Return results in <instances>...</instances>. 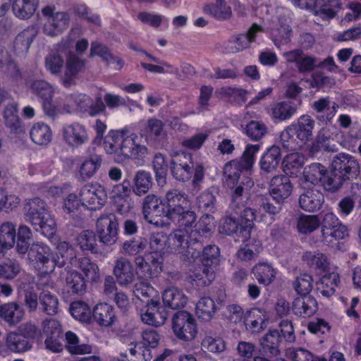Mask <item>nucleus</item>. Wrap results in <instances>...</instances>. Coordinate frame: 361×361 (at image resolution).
<instances>
[{"mask_svg": "<svg viewBox=\"0 0 361 361\" xmlns=\"http://www.w3.org/2000/svg\"><path fill=\"white\" fill-rule=\"evenodd\" d=\"M169 243L175 252L185 257L183 260L195 259L200 257L202 264L212 267L219 264L220 250L215 245L204 247L207 239L197 229L190 232L185 230H178L169 237Z\"/></svg>", "mask_w": 361, "mask_h": 361, "instance_id": "nucleus-1", "label": "nucleus"}, {"mask_svg": "<svg viewBox=\"0 0 361 361\" xmlns=\"http://www.w3.org/2000/svg\"><path fill=\"white\" fill-rule=\"evenodd\" d=\"M259 145H249L244 151L240 161H231L224 167V179L228 187L234 188L231 199H244L245 190L253 185V182L247 176H241V168L250 169L255 160V156L259 151Z\"/></svg>", "mask_w": 361, "mask_h": 361, "instance_id": "nucleus-2", "label": "nucleus"}, {"mask_svg": "<svg viewBox=\"0 0 361 361\" xmlns=\"http://www.w3.org/2000/svg\"><path fill=\"white\" fill-rule=\"evenodd\" d=\"M166 219L180 226L192 227L196 221V214L192 210L187 194L178 189H171L164 197Z\"/></svg>", "mask_w": 361, "mask_h": 361, "instance_id": "nucleus-3", "label": "nucleus"}, {"mask_svg": "<svg viewBox=\"0 0 361 361\" xmlns=\"http://www.w3.org/2000/svg\"><path fill=\"white\" fill-rule=\"evenodd\" d=\"M140 137L133 133L126 137L111 132L106 137L104 145L108 154H120L124 157L143 162L148 154V149L139 142Z\"/></svg>", "mask_w": 361, "mask_h": 361, "instance_id": "nucleus-4", "label": "nucleus"}, {"mask_svg": "<svg viewBox=\"0 0 361 361\" xmlns=\"http://www.w3.org/2000/svg\"><path fill=\"white\" fill-rule=\"evenodd\" d=\"M25 219L31 224L37 231L47 238H51L56 232V222L48 213L46 202L39 197L25 200L23 204Z\"/></svg>", "mask_w": 361, "mask_h": 361, "instance_id": "nucleus-5", "label": "nucleus"}, {"mask_svg": "<svg viewBox=\"0 0 361 361\" xmlns=\"http://www.w3.org/2000/svg\"><path fill=\"white\" fill-rule=\"evenodd\" d=\"M172 330L178 339L191 341L197 333L195 317L187 311H178L172 317Z\"/></svg>", "mask_w": 361, "mask_h": 361, "instance_id": "nucleus-6", "label": "nucleus"}, {"mask_svg": "<svg viewBox=\"0 0 361 361\" xmlns=\"http://www.w3.org/2000/svg\"><path fill=\"white\" fill-rule=\"evenodd\" d=\"M137 274L145 279L156 278L162 271L163 257L157 254L145 253L134 259Z\"/></svg>", "mask_w": 361, "mask_h": 361, "instance_id": "nucleus-7", "label": "nucleus"}, {"mask_svg": "<svg viewBox=\"0 0 361 361\" xmlns=\"http://www.w3.org/2000/svg\"><path fill=\"white\" fill-rule=\"evenodd\" d=\"M96 231L99 241L106 245H112L118 239V222L112 213L102 214L96 223Z\"/></svg>", "mask_w": 361, "mask_h": 361, "instance_id": "nucleus-8", "label": "nucleus"}, {"mask_svg": "<svg viewBox=\"0 0 361 361\" xmlns=\"http://www.w3.org/2000/svg\"><path fill=\"white\" fill-rule=\"evenodd\" d=\"M81 204L90 210L100 209L106 202L107 194L99 184L85 185L79 193Z\"/></svg>", "mask_w": 361, "mask_h": 361, "instance_id": "nucleus-9", "label": "nucleus"}, {"mask_svg": "<svg viewBox=\"0 0 361 361\" xmlns=\"http://www.w3.org/2000/svg\"><path fill=\"white\" fill-rule=\"evenodd\" d=\"M54 7L47 6L42 11V14L47 18L44 25V32L51 37L56 36L66 30L70 21L68 13L65 12L54 13Z\"/></svg>", "mask_w": 361, "mask_h": 361, "instance_id": "nucleus-10", "label": "nucleus"}, {"mask_svg": "<svg viewBox=\"0 0 361 361\" xmlns=\"http://www.w3.org/2000/svg\"><path fill=\"white\" fill-rule=\"evenodd\" d=\"M331 167L345 178L346 180L356 178L360 172L357 160L352 155L345 153H339L334 157Z\"/></svg>", "mask_w": 361, "mask_h": 361, "instance_id": "nucleus-11", "label": "nucleus"}, {"mask_svg": "<svg viewBox=\"0 0 361 361\" xmlns=\"http://www.w3.org/2000/svg\"><path fill=\"white\" fill-rule=\"evenodd\" d=\"M86 62L85 59L80 57L77 54L69 53L65 62L63 74L61 78L65 87L76 85L80 73L85 71Z\"/></svg>", "mask_w": 361, "mask_h": 361, "instance_id": "nucleus-12", "label": "nucleus"}, {"mask_svg": "<svg viewBox=\"0 0 361 361\" xmlns=\"http://www.w3.org/2000/svg\"><path fill=\"white\" fill-rule=\"evenodd\" d=\"M143 219L149 224H154L158 218H166L164 198L154 194L146 195L142 202Z\"/></svg>", "mask_w": 361, "mask_h": 361, "instance_id": "nucleus-13", "label": "nucleus"}, {"mask_svg": "<svg viewBox=\"0 0 361 361\" xmlns=\"http://www.w3.org/2000/svg\"><path fill=\"white\" fill-rule=\"evenodd\" d=\"M321 226L322 237L326 240L329 238L344 239L348 235L347 227L332 212H327L323 216Z\"/></svg>", "mask_w": 361, "mask_h": 361, "instance_id": "nucleus-14", "label": "nucleus"}, {"mask_svg": "<svg viewBox=\"0 0 361 361\" xmlns=\"http://www.w3.org/2000/svg\"><path fill=\"white\" fill-rule=\"evenodd\" d=\"M145 311L141 314L142 321L151 326L163 325L168 317V311L159 300L151 298L147 300Z\"/></svg>", "mask_w": 361, "mask_h": 361, "instance_id": "nucleus-15", "label": "nucleus"}, {"mask_svg": "<svg viewBox=\"0 0 361 361\" xmlns=\"http://www.w3.org/2000/svg\"><path fill=\"white\" fill-rule=\"evenodd\" d=\"M61 133L63 140L72 148H78L89 140L87 128L78 122L65 125L62 128Z\"/></svg>", "mask_w": 361, "mask_h": 361, "instance_id": "nucleus-16", "label": "nucleus"}, {"mask_svg": "<svg viewBox=\"0 0 361 361\" xmlns=\"http://www.w3.org/2000/svg\"><path fill=\"white\" fill-rule=\"evenodd\" d=\"M49 278L42 279L37 283L39 290H42L39 295V304L42 311L48 315H55L59 312V299L57 296L49 290L53 289V284H49Z\"/></svg>", "mask_w": 361, "mask_h": 361, "instance_id": "nucleus-17", "label": "nucleus"}, {"mask_svg": "<svg viewBox=\"0 0 361 361\" xmlns=\"http://www.w3.org/2000/svg\"><path fill=\"white\" fill-rule=\"evenodd\" d=\"M219 231L221 233L235 235L238 240L244 242L250 238L249 226H243L239 219L231 215L221 220Z\"/></svg>", "mask_w": 361, "mask_h": 361, "instance_id": "nucleus-18", "label": "nucleus"}, {"mask_svg": "<svg viewBox=\"0 0 361 361\" xmlns=\"http://www.w3.org/2000/svg\"><path fill=\"white\" fill-rule=\"evenodd\" d=\"M78 259L75 249L69 243L61 242L57 245L56 256L52 257L50 269H53L55 266L63 267L66 264L75 267Z\"/></svg>", "mask_w": 361, "mask_h": 361, "instance_id": "nucleus-19", "label": "nucleus"}, {"mask_svg": "<svg viewBox=\"0 0 361 361\" xmlns=\"http://www.w3.org/2000/svg\"><path fill=\"white\" fill-rule=\"evenodd\" d=\"M292 190V183L287 176H275L270 181L269 192L276 202L283 203L290 196Z\"/></svg>", "mask_w": 361, "mask_h": 361, "instance_id": "nucleus-20", "label": "nucleus"}, {"mask_svg": "<svg viewBox=\"0 0 361 361\" xmlns=\"http://www.w3.org/2000/svg\"><path fill=\"white\" fill-rule=\"evenodd\" d=\"M63 280L64 290L69 294L82 296L87 292L88 282L84 276L78 271H67Z\"/></svg>", "mask_w": 361, "mask_h": 361, "instance_id": "nucleus-21", "label": "nucleus"}, {"mask_svg": "<svg viewBox=\"0 0 361 361\" xmlns=\"http://www.w3.org/2000/svg\"><path fill=\"white\" fill-rule=\"evenodd\" d=\"M282 341L281 336L279 330L269 331L259 339V346L262 355L268 357H277L281 354L279 348Z\"/></svg>", "mask_w": 361, "mask_h": 361, "instance_id": "nucleus-22", "label": "nucleus"}, {"mask_svg": "<svg viewBox=\"0 0 361 361\" xmlns=\"http://www.w3.org/2000/svg\"><path fill=\"white\" fill-rule=\"evenodd\" d=\"M281 161V150L279 147L273 145L268 148L259 160L260 173L268 175L275 173Z\"/></svg>", "mask_w": 361, "mask_h": 361, "instance_id": "nucleus-23", "label": "nucleus"}, {"mask_svg": "<svg viewBox=\"0 0 361 361\" xmlns=\"http://www.w3.org/2000/svg\"><path fill=\"white\" fill-rule=\"evenodd\" d=\"M113 274L118 283L122 286L132 283L135 274L131 262L124 257L118 258L114 262Z\"/></svg>", "mask_w": 361, "mask_h": 361, "instance_id": "nucleus-24", "label": "nucleus"}, {"mask_svg": "<svg viewBox=\"0 0 361 361\" xmlns=\"http://www.w3.org/2000/svg\"><path fill=\"white\" fill-rule=\"evenodd\" d=\"M288 62L295 63L300 73L312 71L316 67L317 59L307 56L301 49H294L283 54Z\"/></svg>", "mask_w": 361, "mask_h": 361, "instance_id": "nucleus-25", "label": "nucleus"}, {"mask_svg": "<svg viewBox=\"0 0 361 361\" xmlns=\"http://www.w3.org/2000/svg\"><path fill=\"white\" fill-rule=\"evenodd\" d=\"M24 317L25 310L17 302H7L0 306V318L9 326H16Z\"/></svg>", "mask_w": 361, "mask_h": 361, "instance_id": "nucleus-26", "label": "nucleus"}, {"mask_svg": "<svg viewBox=\"0 0 361 361\" xmlns=\"http://www.w3.org/2000/svg\"><path fill=\"white\" fill-rule=\"evenodd\" d=\"M52 257L51 250L47 245L35 243L30 245L28 252V259L30 262L50 269Z\"/></svg>", "mask_w": 361, "mask_h": 361, "instance_id": "nucleus-27", "label": "nucleus"}, {"mask_svg": "<svg viewBox=\"0 0 361 361\" xmlns=\"http://www.w3.org/2000/svg\"><path fill=\"white\" fill-rule=\"evenodd\" d=\"M292 310L297 316L308 317L317 311V302L312 295H303L293 300Z\"/></svg>", "mask_w": 361, "mask_h": 361, "instance_id": "nucleus-28", "label": "nucleus"}, {"mask_svg": "<svg viewBox=\"0 0 361 361\" xmlns=\"http://www.w3.org/2000/svg\"><path fill=\"white\" fill-rule=\"evenodd\" d=\"M324 201V195L319 190L314 189L305 191L299 197L300 208L309 212H314L319 210Z\"/></svg>", "mask_w": 361, "mask_h": 361, "instance_id": "nucleus-29", "label": "nucleus"}, {"mask_svg": "<svg viewBox=\"0 0 361 361\" xmlns=\"http://www.w3.org/2000/svg\"><path fill=\"white\" fill-rule=\"evenodd\" d=\"M93 320L100 326H111L116 319L114 307L107 303H99L92 310Z\"/></svg>", "mask_w": 361, "mask_h": 361, "instance_id": "nucleus-30", "label": "nucleus"}, {"mask_svg": "<svg viewBox=\"0 0 361 361\" xmlns=\"http://www.w3.org/2000/svg\"><path fill=\"white\" fill-rule=\"evenodd\" d=\"M189 278L193 286L202 288L209 286L214 280L215 274L212 267L198 266L190 271Z\"/></svg>", "mask_w": 361, "mask_h": 361, "instance_id": "nucleus-31", "label": "nucleus"}, {"mask_svg": "<svg viewBox=\"0 0 361 361\" xmlns=\"http://www.w3.org/2000/svg\"><path fill=\"white\" fill-rule=\"evenodd\" d=\"M5 345L11 352L14 353L27 352L32 347V343L28 339L16 331H11L6 335Z\"/></svg>", "mask_w": 361, "mask_h": 361, "instance_id": "nucleus-32", "label": "nucleus"}, {"mask_svg": "<svg viewBox=\"0 0 361 361\" xmlns=\"http://www.w3.org/2000/svg\"><path fill=\"white\" fill-rule=\"evenodd\" d=\"M297 111V107L291 102H279L271 107V117L274 122H279L291 118Z\"/></svg>", "mask_w": 361, "mask_h": 361, "instance_id": "nucleus-33", "label": "nucleus"}, {"mask_svg": "<svg viewBox=\"0 0 361 361\" xmlns=\"http://www.w3.org/2000/svg\"><path fill=\"white\" fill-rule=\"evenodd\" d=\"M163 302L173 310L181 309L188 302L184 293L176 287L172 286L166 289L162 295Z\"/></svg>", "mask_w": 361, "mask_h": 361, "instance_id": "nucleus-34", "label": "nucleus"}, {"mask_svg": "<svg viewBox=\"0 0 361 361\" xmlns=\"http://www.w3.org/2000/svg\"><path fill=\"white\" fill-rule=\"evenodd\" d=\"M133 183V192L140 197L147 193L152 188L153 178L149 171L139 170L135 174Z\"/></svg>", "mask_w": 361, "mask_h": 361, "instance_id": "nucleus-35", "label": "nucleus"}, {"mask_svg": "<svg viewBox=\"0 0 361 361\" xmlns=\"http://www.w3.org/2000/svg\"><path fill=\"white\" fill-rule=\"evenodd\" d=\"M314 123V121L309 115H302L298 118L297 123L291 124V126L295 130L298 139L301 141H307L312 136Z\"/></svg>", "mask_w": 361, "mask_h": 361, "instance_id": "nucleus-36", "label": "nucleus"}, {"mask_svg": "<svg viewBox=\"0 0 361 361\" xmlns=\"http://www.w3.org/2000/svg\"><path fill=\"white\" fill-rule=\"evenodd\" d=\"M75 267L81 271L87 282H97L99 279V269L97 264L92 262L88 257L79 258Z\"/></svg>", "mask_w": 361, "mask_h": 361, "instance_id": "nucleus-37", "label": "nucleus"}, {"mask_svg": "<svg viewBox=\"0 0 361 361\" xmlns=\"http://www.w3.org/2000/svg\"><path fill=\"white\" fill-rule=\"evenodd\" d=\"M30 135L31 140L37 145H46L52 139L50 127L44 123H37L32 127Z\"/></svg>", "mask_w": 361, "mask_h": 361, "instance_id": "nucleus-38", "label": "nucleus"}, {"mask_svg": "<svg viewBox=\"0 0 361 361\" xmlns=\"http://www.w3.org/2000/svg\"><path fill=\"white\" fill-rule=\"evenodd\" d=\"M148 245V239L145 237L138 236L127 240L123 243L121 252L128 256L139 255Z\"/></svg>", "mask_w": 361, "mask_h": 361, "instance_id": "nucleus-39", "label": "nucleus"}, {"mask_svg": "<svg viewBox=\"0 0 361 361\" xmlns=\"http://www.w3.org/2000/svg\"><path fill=\"white\" fill-rule=\"evenodd\" d=\"M257 281L264 286H268L273 282L276 277V271L267 263H259L255 265L252 270Z\"/></svg>", "mask_w": 361, "mask_h": 361, "instance_id": "nucleus-40", "label": "nucleus"}, {"mask_svg": "<svg viewBox=\"0 0 361 361\" xmlns=\"http://www.w3.org/2000/svg\"><path fill=\"white\" fill-rule=\"evenodd\" d=\"M66 348L71 355L90 354L92 352V346L89 344L80 343L76 334L72 331L66 334Z\"/></svg>", "mask_w": 361, "mask_h": 361, "instance_id": "nucleus-41", "label": "nucleus"}, {"mask_svg": "<svg viewBox=\"0 0 361 361\" xmlns=\"http://www.w3.org/2000/svg\"><path fill=\"white\" fill-rule=\"evenodd\" d=\"M219 309L213 299L209 297L202 298L196 305V314L204 321H209Z\"/></svg>", "mask_w": 361, "mask_h": 361, "instance_id": "nucleus-42", "label": "nucleus"}, {"mask_svg": "<svg viewBox=\"0 0 361 361\" xmlns=\"http://www.w3.org/2000/svg\"><path fill=\"white\" fill-rule=\"evenodd\" d=\"M346 181L345 178H343V176L331 167L329 171H326L321 185L326 191L336 192L341 188Z\"/></svg>", "mask_w": 361, "mask_h": 361, "instance_id": "nucleus-43", "label": "nucleus"}, {"mask_svg": "<svg viewBox=\"0 0 361 361\" xmlns=\"http://www.w3.org/2000/svg\"><path fill=\"white\" fill-rule=\"evenodd\" d=\"M262 310L259 308H254L246 312L245 323L247 330L252 333H259L264 329L263 324L265 318L261 316Z\"/></svg>", "mask_w": 361, "mask_h": 361, "instance_id": "nucleus-44", "label": "nucleus"}, {"mask_svg": "<svg viewBox=\"0 0 361 361\" xmlns=\"http://www.w3.org/2000/svg\"><path fill=\"white\" fill-rule=\"evenodd\" d=\"M37 0H14L12 8L14 14L22 19L30 18L35 12Z\"/></svg>", "mask_w": 361, "mask_h": 361, "instance_id": "nucleus-45", "label": "nucleus"}, {"mask_svg": "<svg viewBox=\"0 0 361 361\" xmlns=\"http://www.w3.org/2000/svg\"><path fill=\"white\" fill-rule=\"evenodd\" d=\"M286 175L296 176L304 165V157L299 153H292L285 157L282 162Z\"/></svg>", "mask_w": 361, "mask_h": 361, "instance_id": "nucleus-46", "label": "nucleus"}, {"mask_svg": "<svg viewBox=\"0 0 361 361\" xmlns=\"http://www.w3.org/2000/svg\"><path fill=\"white\" fill-rule=\"evenodd\" d=\"M102 157L98 154H91L87 159L82 162L80 169V176L83 181L92 178L101 166Z\"/></svg>", "mask_w": 361, "mask_h": 361, "instance_id": "nucleus-47", "label": "nucleus"}, {"mask_svg": "<svg viewBox=\"0 0 361 361\" xmlns=\"http://www.w3.org/2000/svg\"><path fill=\"white\" fill-rule=\"evenodd\" d=\"M153 171L155 173L156 181L159 186H163L166 183L168 174V164L165 157L161 153H157L152 161Z\"/></svg>", "mask_w": 361, "mask_h": 361, "instance_id": "nucleus-48", "label": "nucleus"}, {"mask_svg": "<svg viewBox=\"0 0 361 361\" xmlns=\"http://www.w3.org/2000/svg\"><path fill=\"white\" fill-rule=\"evenodd\" d=\"M204 11L218 20H227L232 16L230 6H226L225 0H216L215 4L206 5Z\"/></svg>", "mask_w": 361, "mask_h": 361, "instance_id": "nucleus-49", "label": "nucleus"}, {"mask_svg": "<svg viewBox=\"0 0 361 361\" xmlns=\"http://www.w3.org/2000/svg\"><path fill=\"white\" fill-rule=\"evenodd\" d=\"M77 242L83 251H90L92 254H97L99 252L97 236L92 231H82L78 236Z\"/></svg>", "mask_w": 361, "mask_h": 361, "instance_id": "nucleus-50", "label": "nucleus"}, {"mask_svg": "<svg viewBox=\"0 0 361 361\" xmlns=\"http://www.w3.org/2000/svg\"><path fill=\"white\" fill-rule=\"evenodd\" d=\"M302 260L314 269L325 271L329 264L327 257L319 252H306L302 255Z\"/></svg>", "mask_w": 361, "mask_h": 361, "instance_id": "nucleus-51", "label": "nucleus"}, {"mask_svg": "<svg viewBox=\"0 0 361 361\" xmlns=\"http://www.w3.org/2000/svg\"><path fill=\"white\" fill-rule=\"evenodd\" d=\"M16 226L6 221L0 227V244L4 248L13 247L16 243Z\"/></svg>", "mask_w": 361, "mask_h": 361, "instance_id": "nucleus-52", "label": "nucleus"}, {"mask_svg": "<svg viewBox=\"0 0 361 361\" xmlns=\"http://www.w3.org/2000/svg\"><path fill=\"white\" fill-rule=\"evenodd\" d=\"M321 225V221L317 215L300 216L297 221V228L300 233H310Z\"/></svg>", "mask_w": 361, "mask_h": 361, "instance_id": "nucleus-53", "label": "nucleus"}, {"mask_svg": "<svg viewBox=\"0 0 361 361\" xmlns=\"http://www.w3.org/2000/svg\"><path fill=\"white\" fill-rule=\"evenodd\" d=\"M164 124L162 121L156 118H149L145 127L147 135L154 140H162L166 137V133L164 128Z\"/></svg>", "mask_w": 361, "mask_h": 361, "instance_id": "nucleus-54", "label": "nucleus"}, {"mask_svg": "<svg viewBox=\"0 0 361 361\" xmlns=\"http://www.w3.org/2000/svg\"><path fill=\"white\" fill-rule=\"evenodd\" d=\"M70 312L75 319L85 322H90L92 316V311L88 305L80 300L71 303Z\"/></svg>", "mask_w": 361, "mask_h": 361, "instance_id": "nucleus-55", "label": "nucleus"}, {"mask_svg": "<svg viewBox=\"0 0 361 361\" xmlns=\"http://www.w3.org/2000/svg\"><path fill=\"white\" fill-rule=\"evenodd\" d=\"M326 171V167L322 164L313 163L307 169H305L304 172L305 178L312 184L322 183Z\"/></svg>", "mask_w": 361, "mask_h": 361, "instance_id": "nucleus-56", "label": "nucleus"}, {"mask_svg": "<svg viewBox=\"0 0 361 361\" xmlns=\"http://www.w3.org/2000/svg\"><path fill=\"white\" fill-rule=\"evenodd\" d=\"M314 10L317 14H324L326 17L333 18L336 9L341 6L339 0H316Z\"/></svg>", "mask_w": 361, "mask_h": 361, "instance_id": "nucleus-57", "label": "nucleus"}, {"mask_svg": "<svg viewBox=\"0 0 361 361\" xmlns=\"http://www.w3.org/2000/svg\"><path fill=\"white\" fill-rule=\"evenodd\" d=\"M45 67L53 75L61 73L65 66L63 57L58 52H51L45 57Z\"/></svg>", "mask_w": 361, "mask_h": 361, "instance_id": "nucleus-58", "label": "nucleus"}, {"mask_svg": "<svg viewBox=\"0 0 361 361\" xmlns=\"http://www.w3.org/2000/svg\"><path fill=\"white\" fill-rule=\"evenodd\" d=\"M167 236L163 233L159 232L151 235L148 239V245L150 251L148 253L157 254V256L162 257L166 247Z\"/></svg>", "mask_w": 361, "mask_h": 361, "instance_id": "nucleus-59", "label": "nucleus"}, {"mask_svg": "<svg viewBox=\"0 0 361 361\" xmlns=\"http://www.w3.org/2000/svg\"><path fill=\"white\" fill-rule=\"evenodd\" d=\"M245 133L251 140L258 141L267 134L268 128L261 121H251L246 125Z\"/></svg>", "mask_w": 361, "mask_h": 361, "instance_id": "nucleus-60", "label": "nucleus"}, {"mask_svg": "<svg viewBox=\"0 0 361 361\" xmlns=\"http://www.w3.org/2000/svg\"><path fill=\"white\" fill-rule=\"evenodd\" d=\"M32 92L42 100L52 99L54 90L51 85L44 80H36L31 83Z\"/></svg>", "mask_w": 361, "mask_h": 361, "instance_id": "nucleus-61", "label": "nucleus"}, {"mask_svg": "<svg viewBox=\"0 0 361 361\" xmlns=\"http://www.w3.org/2000/svg\"><path fill=\"white\" fill-rule=\"evenodd\" d=\"M340 282L338 276L336 274H331L328 276H324L321 280V287L318 289L320 290V293L325 297H330L333 295L336 291L335 287H336Z\"/></svg>", "mask_w": 361, "mask_h": 361, "instance_id": "nucleus-62", "label": "nucleus"}, {"mask_svg": "<svg viewBox=\"0 0 361 361\" xmlns=\"http://www.w3.org/2000/svg\"><path fill=\"white\" fill-rule=\"evenodd\" d=\"M133 291L135 296L140 300L154 298L156 295L155 289L151 284L143 281L135 283Z\"/></svg>", "mask_w": 361, "mask_h": 361, "instance_id": "nucleus-63", "label": "nucleus"}, {"mask_svg": "<svg viewBox=\"0 0 361 361\" xmlns=\"http://www.w3.org/2000/svg\"><path fill=\"white\" fill-rule=\"evenodd\" d=\"M202 346L210 353H221L226 349V343L220 337L206 336L202 342Z\"/></svg>", "mask_w": 361, "mask_h": 361, "instance_id": "nucleus-64", "label": "nucleus"}]
</instances>
